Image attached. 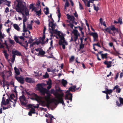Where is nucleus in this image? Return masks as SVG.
Masks as SVG:
<instances>
[{
    "label": "nucleus",
    "instance_id": "nucleus-1",
    "mask_svg": "<svg viewBox=\"0 0 123 123\" xmlns=\"http://www.w3.org/2000/svg\"><path fill=\"white\" fill-rule=\"evenodd\" d=\"M76 87V86H73L70 87L68 90H67L66 92L67 94L65 96V99L66 100H70L71 101L72 100V94L70 92V91L74 92L75 91V88Z\"/></svg>",
    "mask_w": 123,
    "mask_h": 123
},
{
    "label": "nucleus",
    "instance_id": "nucleus-2",
    "mask_svg": "<svg viewBox=\"0 0 123 123\" xmlns=\"http://www.w3.org/2000/svg\"><path fill=\"white\" fill-rule=\"evenodd\" d=\"M54 95L55 96V98L58 100L54 99V100L57 103H62V105H65L62 98L63 95V94H61L57 92H56L54 94Z\"/></svg>",
    "mask_w": 123,
    "mask_h": 123
},
{
    "label": "nucleus",
    "instance_id": "nucleus-3",
    "mask_svg": "<svg viewBox=\"0 0 123 123\" xmlns=\"http://www.w3.org/2000/svg\"><path fill=\"white\" fill-rule=\"evenodd\" d=\"M37 90L39 91L41 94L43 95H45L48 91L45 88L43 87V85L41 84H38L37 85Z\"/></svg>",
    "mask_w": 123,
    "mask_h": 123
},
{
    "label": "nucleus",
    "instance_id": "nucleus-4",
    "mask_svg": "<svg viewBox=\"0 0 123 123\" xmlns=\"http://www.w3.org/2000/svg\"><path fill=\"white\" fill-rule=\"evenodd\" d=\"M12 54L13 55L12 58L11 60V62L12 63H13L14 62L15 60L16 55L19 56H22L21 53L18 52L17 50L12 51Z\"/></svg>",
    "mask_w": 123,
    "mask_h": 123
},
{
    "label": "nucleus",
    "instance_id": "nucleus-5",
    "mask_svg": "<svg viewBox=\"0 0 123 123\" xmlns=\"http://www.w3.org/2000/svg\"><path fill=\"white\" fill-rule=\"evenodd\" d=\"M22 5L23 6L21 7L20 5H19L18 6L19 7L18 8L16 6H14L15 8L16 11L18 12H20L21 13L23 16H25V15L22 12L24 10L25 6H24V3L22 4Z\"/></svg>",
    "mask_w": 123,
    "mask_h": 123
},
{
    "label": "nucleus",
    "instance_id": "nucleus-6",
    "mask_svg": "<svg viewBox=\"0 0 123 123\" xmlns=\"http://www.w3.org/2000/svg\"><path fill=\"white\" fill-rule=\"evenodd\" d=\"M89 34L92 36L93 37L94 42L97 41L98 40V35L97 32H94L89 33Z\"/></svg>",
    "mask_w": 123,
    "mask_h": 123
},
{
    "label": "nucleus",
    "instance_id": "nucleus-7",
    "mask_svg": "<svg viewBox=\"0 0 123 123\" xmlns=\"http://www.w3.org/2000/svg\"><path fill=\"white\" fill-rule=\"evenodd\" d=\"M14 6H16L18 7H19L18 6L20 5L21 7L23 6L22 4L24 3L23 2L22 0H15L14 2Z\"/></svg>",
    "mask_w": 123,
    "mask_h": 123
},
{
    "label": "nucleus",
    "instance_id": "nucleus-8",
    "mask_svg": "<svg viewBox=\"0 0 123 123\" xmlns=\"http://www.w3.org/2000/svg\"><path fill=\"white\" fill-rule=\"evenodd\" d=\"M26 15L25 16H23V31L24 32H27L28 31L26 29V26L25 25V22H26L27 20V18L26 17Z\"/></svg>",
    "mask_w": 123,
    "mask_h": 123
},
{
    "label": "nucleus",
    "instance_id": "nucleus-9",
    "mask_svg": "<svg viewBox=\"0 0 123 123\" xmlns=\"http://www.w3.org/2000/svg\"><path fill=\"white\" fill-rule=\"evenodd\" d=\"M60 38L59 40V43L60 45L62 44V43H65L67 45V43L65 41L64 37V36H61L59 37Z\"/></svg>",
    "mask_w": 123,
    "mask_h": 123
},
{
    "label": "nucleus",
    "instance_id": "nucleus-10",
    "mask_svg": "<svg viewBox=\"0 0 123 123\" xmlns=\"http://www.w3.org/2000/svg\"><path fill=\"white\" fill-rule=\"evenodd\" d=\"M15 79L19 82L22 84H23L24 83V79L23 77L21 76L15 77Z\"/></svg>",
    "mask_w": 123,
    "mask_h": 123
},
{
    "label": "nucleus",
    "instance_id": "nucleus-11",
    "mask_svg": "<svg viewBox=\"0 0 123 123\" xmlns=\"http://www.w3.org/2000/svg\"><path fill=\"white\" fill-rule=\"evenodd\" d=\"M25 81L27 82L30 83H32L35 82L34 80L32 78L27 77H26L25 79Z\"/></svg>",
    "mask_w": 123,
    "mask_h": 123
},
{
    "label": "nucleus",
    "instance_id": "nucleus-12",
    "mask_svg": "<svg viewBox=\"0 0 123 123\" xmlns=\"http://www.w3.org/2000/svg\"><path fill=\"white\" fill-rule=\"evenodd\" d=\"M80 22L81 24V26L82 27H81L80 26H77V28H79V30L80 32L81 33V34L82 35V37L84 38V32L82 31V30L83 29V28L82 27L83 24V23L81 21H79Z\"/></svg>",
    "mask_w": 123,
    "mask_h": 123
},
{
    "label": "nucleus",
    "instance_id": "nucleus-13",
    "mask_svg": "<svg viewBox=\"0 0 123 123\" xmlns=\"http://www.w3.org/2000/svg\"><path fill=\"white\" fill-rule=\"evenodd\" d=\"M33 96L34 97H32L31 99L32 100H35L37 101H39L40 100V97L38 96L37 94L35 93H33L32 94Z\"/></svg>",
    "mask_w": 123,
    "mask_h": 123
},
{
    "label": "nucleus",
    "instance_id": "nucleus-14",
    "mask_svg": "<svg viewBox=\"0 0 123 123\" xmlns=\"http://www.w3.org/2000/svg\"><path fill=\"white\" fill-rule=\"evenodd\" d=\"M21 43L23 45V46H21L24 47L26 50H27V47H28V43H29V42H28L27 41H25V42L24 41V42H22V41H21Z\"/></svg>",
    "mask_w": 123,
    "mask_h": 123
},
{
    "label": "nucleus",
    "instance_id": "nucleus-15",
    "mask_svg": "<svg viewBox=\"0 0 123 123\" xmlns=\"http://www.w3.org/2000/svg\"><path fill=\"white\" fill-rule=\"evenodd\" d=\"M104 63L105 64L107 65L106 68H109L112 66L111 61H108L106 60L104 62Z\"/></svg>",
    "mask_w": 123,
    "mask_h": 123
},
{
    "label": "nucleus",
    "instance_id": "nucleus-16",
    "mask_svg": "<svg viewBox=\"0 0 123 123\" xmlns=\"http://www.w3.org/2000/svg\"><path fill=\"white\" fill-rule=\"evenodd\" d=\"M119 100L120 103H119L118 101H117L116 104L118 106H121L123 105V98L121 97L119 98Z\"/></svg>",
    "mask_w": 123,
    "mask_h": 123
},
{
    "label": "nucleus",
    "instance_id": "nucleus-17",
    "mask_svg": "<svg viewBox=\"0 0 123 123\" xmlns=\"http://www.w3.org/2000/svg\"><path fill=\"white\" fill-rule=\"evenodd\" d=\"M72 33L74 34V35L75 36L74 38V42H75L76 43V41L77 40V30L75 29L73 31H72Z\"/></svg>",
    "mask_w": 123,
    "mask_h": 123
},
{
    "label": "nucleus",
    "instance_id": "nucleus-18",
    "mask_svg": "<svg viewBox=\"0 0 123 123\" xmlns=\"http://www.w3.org/2000/svg\"><path fill=\"white\" fill-rule=\"evenodd\" d=\"M84 38L82 37L80 38V49H83L84 47V44L83 43V42Z\"/></svg>",
    "mask_w": 123,
    "mask_h": 123
},
{
    "label": "nucleus",
    "instance_id": "nucleus-19",
    "mask_svg": "<svg viewBox=\"0 0 123 123\" xmlns=\"http://www.w3.org/2000/svg\"><path fill=\"white\" fill-rule=\"evenodd\" d=\"M116 89V92L119 93L121 91V89L119 88V86L117 85L116 86H115L114 87L113 90H114L115 89Z\"/></svg>",
    "mask_w": 123,
    "mask_h": 123
},
{
    "label": "nucleus",
    "instance_id": "nucleus-20",
    "mask_svg": "<svg viewBox=\"0 0 123 123\" xmlns=\"http://www.w3.org/2000/svg\"><path fill=\"white\" fill-rule=\"evenodd\" d=\"M14 39L15 41L17 43H18L21 45L23 46V45L21 43V41H19L18 37L16 36H14Z\"/></svg>",
    "mask_w": 123,
    "mask_h": 123
},
{
    "label": "nucleus",
    "instance_id": "nucleus-21",
    "mask_svg": "<svg viewBox=\"0 0 123 123\" xmlns=\"http://www.w3.org/2000/svg\"><path fill=\"white\" fill-rule=\"evenodd\" d=\"M46 93L47 94V95L45 96V99L47 101L49 100L50 98V96H51V94L48 92V91L46 92Z\"/></svg>",
    "mask_w": 123,
    "mask_h": 123
},
{
    "label": "nucleus",
    "instance_id": "nucleus-22",
    "mask_svg": "<svg viewBox=\"0 0 123 123\" xmlns=\"http://www.w3.org/2000/svg\"><path fill=\"white\" fill-rule=\"evenodd\" d=\"M19 98L20 101H25L26 100V98L24 95H23L22 96H20Z\"/></svg>",
    "mask_w": 123,
    "mask_h": 123
},
{
    "label": "nucleus",
    "instance_id": "nucleus-23",
    "mask_svg": "<svg viewBox=\"0 0 123 123\" xmlns=\"http://www.w3.org/2000/svg\"><path fill=\"white\" fill-rule=\"evenodd\" d=\"M34 73L35 74H36L35 75V77H39L42 75V72L40 71H38V73H36V72L34 71Z\"/></svg>",
    "mask_w": 123,
    "mask_h": 123
},
{
    "label": "nucleus",
    "instance_id": "nucleus-24",
    "mask_svg": "<svg viewBox=\"0 0 123 123\" xmlns=\"http://www.w3.org/2000/svg\"><path fill=\"white\" fill-rule=\"evenodd\" d=\"M111 30L110 27H107L104 30V31L105 32V31L107 32L110 34H112L113 35V34L111 32Z\"/></svg>",
    "mask_w": 123,
    "mask_h": 123
},
{
    "label": "nucleus",
    "instance_id": "nucleus-25",
    "mask_svg": "<svg viewBox=\"0 0 123 123\" xmlns=\"http://www.w3.org/2000/svg\"><path fill=\"white\" fill-rule=\"evenodd\" d=\"M14 69L16 74L17 75H19L20 73L18 69L16 67H15L14 68Z\"/></svg>",
    "mask_w": 123,
    "mask_h": 123
},
{
    "label": "nucleus",
    "instance_id": "nucleus-26",
    "mask_svg": "<svg viewBox=\"0 0 123 123\" xmlns=\"http://www.w3.org/2000/svg\"><path fill=\"white\" fill-rule=\"evenodd\" d=\"M56 26V24L54 23L51 25H50V23L49 24V27H51L52 29H55V26Z\"/></svg>",
    "mask_w": 123,
    "mask_h": 123
},
{
    "label": "nucleus",
    "instance_id": "nucleus-27",
    "mask_svg": "<svg viewBox=\"0 0 123 123\" xmlns=\"http://www.w3.org/2000/svg\"><path fill=\"white\" fill-rule=\"evenodd\" d=\"M13 27L15 29L18 31H19L20 28L17 24H14L13 25Z\"/></svg>",
    "mask_w": 123,
    "mask_h": 123
},
{
    "label": "nucleus",
    "instance_id": "nucleus-28",
    "mask_svg": "<svg viewBox=\"0 0 123 123\" xmlns=\"http://www.w3.org/2000/svg\"><path fill=\"white\" fill-rule=\"evenodd\" d=\"M25 14L26 16H27L29 15V11L28 9L25 6Z\"/></svg>",
    "mask_w": 123,
    "mask_h": 123
},
{
    "label": "nucleus",
    "instance_id": "nucleus-29",
    "mask_svg": "<svg viewBox=\"0 0 123 123\" xmlns=\"http://www.w3.org/2000/svg\"><path fill=\"white\" fill-rule=\"evenodd\" d=\"M6 105V103L5 101V99L4 98V97H3L2 98V101L1 106L2 107L3 106V105Z\"/></svg>",
    "mask_w": 123,
    "mask_h": 123
},
{
    "label": "nucleus",
    "instance_id": "nucleus-30",
    "mask_svg": "<svg viewBox=\"0 0 123 123\" xmlns=\"http://www.w3.org/2000/svg\"><path fill=\"white\" fill-rule=\"evenodd\" d=\"M67 81L66 80L63 79L62 80V84L64 87L66 86V85L67 84Z\"/></svg>",
    "mask_w": 123,
    "mask_h": 123
},
{
    "label": "nucleus",
    "instance_id": "nucleus-31",
    "mask_svg": "<svg viewBox=\"0 0 123 123\" xmlns=\"http://www.w3.org/2000/svg\"><path fill=\"white\" fill-rule=\"evenodd\" d=\"M3 53L4 54V55L5 56L6 58V59H8L9 55L7 53L6 50H4L3 51Z\"/></svg>",
    "mask_w": 123,
    "mask_h": 123
},
{
    "label": "nucleus",
    "instance_id": "nucleus-32",
    "mask_svg": "<svg viewBox=\"0 0 123 123\" xmlns=\"http://www.w3.org/2000/svg\"><path fill=\"white\" fill-rule=\"evenodd\" d=\"M108 54L107 53H105V54H101V55L102 57V58L103 59L104 58H107V55Z\"/></svg>",
    "mask_w": 123,
    "mask_h": 123
},
{
    "label": "nucleus",
    "instance_id": "nucleus-33",
    "mask_svg": "<svg viewBox=\"0 0 123 123\" xmlns=\"http://www.w3.org/2000/svg\"><path fill=\"white\" fill-rule=\"evenodd\" d=\"M34 11L36 12V14L38 16H39L41 14V11L40 8V10L39 11H36V10H34Z\"/></svg>",
    "mask_w": 123,
    "mask_h": 123
},
{
    "label": "nucleus",
    "instance_id": "nucleus-34",
    "mask_svg": "<svg viewBox=\"0 0 123 123\" xmlns=\"http://www.w3.org/2000/svg\"><path fill=\"white\" fill-rule=\"evenodd\" d=\"M45 54V52L44 51L42 50V51H40L39 52L38 54L40 55H43Z\"/></svg>",
    "mask_w": 123,
    "mask_h": 123
},
{
    "label": "nucleus",
    "instance_id": "nucleus-35",
    "mask_svg": "<svg viewBox=\"0 0 123 123\" xmlns=\"http://www.w3.org/2000/svg\"><path fill=\"white\" fill-rule=\"evenodd\" d=\"M51 29L50 28H49V30H51L52 31V32L53 33L56 34L58 31L57 29Z\"/></svg>",
    "mask_w": 123,
    "mask_h": 123
},
{
    "label": "nucleus",
    "instance_id": "nucleus-36",
    "mask_svg": "<svg viewBox=\"0 0 123 123\" xmlns=\"http://www.w3.org/2000/svg\"><path fill=\"white\" fill-rule=\"evenodd\" d=\"M107 90V94H110L111 93H112L113 92V90L111 89H105Z\"/></svg>",
    "mask_w": 123,
    "mask_h": 123
},
{
    "label": "nucleus",
    "instance_id": "nucleus-37",
    "mask_svg": "<svg viewBox=\"0 0 123 123\" xmlns=\"http://www.w3.org/2000/svg\"><path fill=\"white\" fill-rule=\"evenodd\" d=\"M27 27V28L29 29L30 30H32V25L31 24H28Z\"/></svg>",
    "mask_w": 123,
    "mask_h": 123
},
{
    "label": "nucleus",
    "instance_id": "nucleus-38",
    "mask_svg": "<svg viewBox=\"0 0 123 123\" xmlns=\"http://www.w3.org/2000/svg\"><path fill=\"white\" fill-rule=\"evenodd\" d=\"M35 110L33 108H32V109H31L30 110V112H31L32 114H35L36 113L35 112Z\"/></svg>",
    "mask_w": 123,
    "mask_h": 123
},
{
    "label": "nucleus",
    "instance_id": "nucleus-39",
    "mask_svg": "<svg viewBox=\"0 0 123 123\" xmlns=\"http://www.w3.org/2000/svg\"><path fill=\"white\" fill-rule=\"evenodd\" d=\"M43 77L44 78H48L49 77V76L47 72L45 73V74L43 76Z\"/></svg>",
    "mask_w": 123,
    "mask_h": 123
},
{
    "label": "nucleus",
    "instance_id": "nucleus-40",
    "mask_svg": "<svg viewBox=\"0 0 123 123\" xmlns=\"http://www.w3.org/2000/svg\"><path fill=\"white\" fill-rule=\"evenodd\" d=\"M47 84L48 85H52V81L50 79H49V80L47 82Z\"/></svg>",
    "mask_w": 123,
    "mask_h": 123
},
{
    "label": "nucleus",
    "instance_id": "nucleus-41",
    "mask_svg": "<svg viewBox=\"0 0 123 123\" xmlns=\"http://www.w3.org/2000/svg\"><path fill=\"white\" fill-rule=\"evenodd\" d=\"M34 41V40L32 39V37L31 36L30 37V39L29 40V43H31Z\"/></svg>",
    "mask_w": 123,
    "mask_h": 123
},
{
    "label": "nucleus",
    "instance_id": "nucleus-42",
    "mask_svg": "<svg viewBox=\"0 0 123 123\" xmlns=\"http://www.w3.org/2000/svg\"><path fill=\"white\" fill-rule=\"evenodd\" d=\"M45 9L46 11L45 12V14L47 15L49 13V9L48 7H46Z\"/></svg>",
    "mask_w": 123,
    "mask_h": 123
},
{
    "label": "nucleus",
    "instance_id": "nucleus-43",
    "mask_svg": "<svg viewBox=\"0 0 123 123\" xmlns=\"http://www.w3.org/2000/svg\"><path fill=\"white\" fill-rule=\"evenodd\" d=\"M10 97L11 99H12L14 98L15 97V96L12 93L10 95Z\"/></svg>",
    "mask_w": 123,
    "mask_h": 123
},
{
    "label": "nucleus",
    "instance_id": "nucleus-44",
    "mask_svg": "<svg viewBox=\"0 0 123 123\" xmlns=\"http://www.w3.org/2000/svg\"><path fill=\"white\" fill-rule=\"evenodd\" d=\"M57 14L58 13V17H59V18L61 16V14L60 12V10L59 9H58L57 10Z\"/></svg>",
    "mask_w": 123,
    "mask_h": 123
},
{
    "label": "nucleus",
    "instance_id": "nucleus-45",
    "mask_svg": "<svg viewBox=\"0 0 123 123\" xmlns=\"http://www.w3.org/2000/svg\"><path fill=\"white\" fill-rule=\"evenodd\" d=\"M118 23H120V24H122V19L119 18L118 20Z\"/></svg>",
    "mask_w": 123,
    "mask_h": 123
},
{
    "label": "nucleus",
    "instance_id": "nucleus-46",
    "mask_svg": "<svg viewBox=\"0 0 123 123\" xmlns=\"http://www.w3.org/2000/svg\"><path fill=\"white\" fill-rule=\"evenodd\" d=\"M94 7L95 10L96 11H98L99 10V8L98 6L96 7L95 6V5L94 4Z\"/></svg>",
    "mask_w": 123,
    "mask_h": 123
},
{
    "label": "nucleus",
    "instance_id": "nucleus-47",
    "mask_svg": "<svg viewBox=\"0 0 123 123\" xmlns=\"http://www.w3.org/2000/svg\"><path fill=\"white\" fill-rule=\"evenodd\" d=\"M19 38H20L22 40L20 41H22V42L24 41L25 38L23 37L22 36H21L19 37Z\"/></svg>",
    "mask_w": 123,
    "mask_h": 123
},
{
    "label": "nucleus",
    "instance_id": "nucleus-48",
    "mask_svg": "<svg viewBox=\"0 0 123 123\" xmlns=\"http://www.w3.org/2000/svg\"><path fill=\"white\" fill-rule=\"evenodd\" d=\"M74 56H72L69 59V61L70 62H73L74 60Z\"/></svg>",
    "mask_w": 123,
    "mask_h": 123
},
{
    "label": "nucleus",
    "instance_id": "nucleus-49",
    "mask_svg": "<svg viewBox=\"0 0 123 123\" xmlns=\"http://www.w3.org/2000/svg\"><path fill=\"white\" fill-rule=\"evenodd\" d=\"M69 3L67 1V0L65 4V8L66 7H68L69 6Z\"/></svg>",
    "mask_w": 123,
    "mask_h": 123
},
{
    "label": "nucleus",
    "instance_id": "nucleus-50",
    "mask_svg": "<svg viewBox=\"0 0 123 123\" xmlns=\"http://www.w3.org/2000/svg\"><path fill=\"white\" fill-rule=\"evenodd\" d=\"M9 41L10 43L12 44H13L15 43L14 41L10 39Z\"/></svg>",
    "mask_w": 123,
    "mask_h": 123
},
{
    "label": "nucleus",
    "instance_id": "nucleus-51",
    "mask_svg": "<svg viewBox=\"0 0 123 123\" xmlns=\"http://www.w3.org/2000/svg\"><path fill=\"white\" fill-rule=\"evenodd\" d=\"M10 107H11V106L10 105H8L7 107H5L4 106L3 107V110H5L6 109H8L9 108H10Z\"/></svg>",
    "mask_w": 123,
    "mask_h": 123
},
{
    "label": "nucleus",
    "instance_id": "nucleus-52",
    "mask_svg": "<svg viewBox=\"0 0 123 123\" xmlns=\"http://www.w3.org/2000/svg\"><path fill=\"white\" fill-rule=\"evenodd\" d=\"M79 8L80 9H83V7L82 6V5L79 2Z\"/></svg>",
    "mask_w": 123,
    "mask_h": 123
},
{
    "label": "nucleus",
    "instance_id": "nucleus-53",
    "mask_svg": "<svg viewBox=\"0 0 123 123\" xmlns=\"http://www.w3.org/2000/svg\"><path fill=\"white\" fill-rule=\"evenodd\" d=\"M75 19V18L74 16H71V18H70V20L72 21L73 22H74Z\"/></svg>",
    "mask_w": 123,
    "mask_h": 123
},
{
    "label": "nucleus",
    "instance_id": "nucleus-54",
    "mask_svg": "<svg viewBox=\"0 0 123 123\" xmlns=\"http://www.w3.org/2000/svg\"><path fill=\"white\" fill-rule=\"evenodd\" d=\"M45 38V34H43V37H40L41 38V39L42 40H44Z\"/></svg>",
    "mask_w": 123,
    "mask_h": 123
},
{
    "label": "nucleus",
    "instance_id": "nucleus-55",
    "mask_svg": "<svg viewBox=\"0 0 123 123\" xmlns=\"http://www.w3.org/2000/svg\"><path fill=\"white\" fill-rule=\"evenodd\" d=\"M5 78H3V80L2 81V82H3V87H4L5 86Z\"/></svg>",
    "mask_w": 123,
    "mask_h": 123
},
{
    "label": "nucleus",
    "instance_id": "nucleus-56",
    "mask_svg": "<svg viewBox=\"0 0 123 123\" xmlns=\"http://www.w3.org/2000/svg\"><path fill=\"white\" fill-rule=\"evenodd\" d=\"M111 30H112V31H115V27L114 26H112L111 27H110Z\"/></svg>",
    "mask_w": 123,
    "mask_h": 123
},
{
    "label": "nucleus",
    "instance_id": "nucleus-57",
    "mask_svg": "<svg viewBox=\"0 0 123 123\" xmlns=\"http://www.w3.org/2000/svg\"><path fill=\"white\" fill-rule=\"evenodd\" d=\"M1 27H0V37L1 38H3L4 37L2 35V33L1 31Z\"/></svg>",
    "mask_w": 123,
    "mask_h": 123
},
{
    "label": "nucleus",
    "instance_id": "nucleus-58",
    "mask_svg": "<svg viewBox=\"0 0 123 123\" xmlns=\"http://www.w3.org/2000/svg\"><path fill=\"white\" fill-rule=\"evenodd\" d=\"M20 101L22 105H25L26 104L25 102H23V101Z\"/></svg>",
    "mask_w": 123,
    "mask_h": 123
},
{
    "label": "nucleus",
    "instance_id": "nucleus-59",
    "mask_svg": "<svg viewBox=\"0 0 123 123\" xmlns=\"http://www.w3.org/2000/svg\"><path fill=\"white\" fill-rule=\"evenodd\" d=\"M37 106H35V105H33V107L34 108H38V107H39V105L38 104H37Z\"/></svg>",
    "mask_w": 123,
    "mask_h": 123
},
{
    "label": "nucleus",
    "instance_id": "nucleus-60",
    "mask_svg": "<svg viewBox=\"0 0 123 123\" xmlns=\"http://www.w3.org/2000/svg\"><path fill=\"white\" fill-rule=\"evenodd\" d=\"M61 33V32L60 31H58L56 34H57V35L59 37L61 36L60 35Z\"/></svg>",
    "mask_w": 123,
    "mask_h": 123
},
{
    "label": "nucleus",
    "instance_id": "nucleus-61",
    "mask_svg": "<svg viewBox=\"0 0 123 123\" xmlns=\"http://www.w3.org/2000/svg\"><path fill=\"white\" fill-rule=\"evenodd\" d=\"M34 22L38 25H39L40 24V22L39 20L37 21H35Z\"/></svg>",
    "mask_w": 123,
    "mask_h": 123
},
{
    "label": "nucleus",
    "instance_id": "nucleus-62",
    "mask_svg": "<svg viewBox=\"0 0 123 123\" xmlns=\"http://www.w3.org/2000/svg\"><path fill=\"white\" fill-rule=\"evenodd\" d=\"M67 16L68 18V19L70 20V18H71V16L69 15L68 14H67Z\"/></svg>",
    "mask_w": 123,
    "mask_h": 123
},
{
    "label": "nucleus",
    "instance_id": "nucleus-63",
    "mask_svg": "<svg viewBox=\"0 0 123 123\" xmlns=\"http://www.w3.org/2000/svg\"><path fill=\"white\" fill-rule=\"evenodd\" d=\"M5 12L6 13H7L9 12V9L8 7H6L5 9Z\"/></svg>",
    "mask_w": 123,
    "mask_h": 123
},
{
    "label": "nucleus",
    "instance_id": "nucleus-64",
    "mask_svg": "<svg viewBox=\"0 0 123 123\" xmlns=\"http://www.w3.org/2000/svg\"><path fill=\"white\" fill-rule=\"evenodd\" d=\"M109 46L111 47H112V46L113 47V46H114L113 43L111 42L110 43H109Z\"/></svg>",
    "mask_w": 123,
    "mask_h": 123
}]
</instances>
